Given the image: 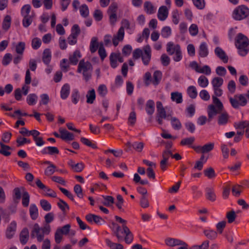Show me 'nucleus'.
Here are the masks:
<instances>
[{
    "label": "nucleus",
    "mask_w": 249,
    "mask_h": 249,
    "mask_svg": "<svg viewBox=\"0 0 249 249\" xmlns=\"http://www.w3.org/2000/svg\"><path fill=\"white\" fill-rule=\"evenodd\" d=\"M70 93V86L68 84H64L60 91L61 98L65 100L68 98Z\"/></svg>",
    "instance_id": "4be33fe9"
},
{
    "label": "nucleus",
    "mask_w": 249,
    "mask_h": 249,
    "mask_svg": "<svg viewBox=\"0 0 249 249\" xmlns=\"http://www.w3.org/2000/svg\"><path fill=\"white\" fill-rule=\"evenodd\" d=\"M29 238V232L27 228H23L19 234V240L21 244L25 245Z\"/></svg>",
    "instance_id": "2eb2a0df"
},
{
    "label": "nucleus",
    "mask_w": 249,
    "mask_h": 249,
    "mask_svg": "<svg viewBox=\"0 0 249 249\" xmlns=\"http://www.w3.org/2000/svg\"><path fill=\"white\" fill-rule=\"evenodd\" d=\"M17 229V223L13 221L8 226L6 231V236L8 239L12 238L15 233Z\"/></svg>",
    "instance_id": "ddd939ff"
},
{
    "label": "nucleus",
    "mask_w": 249,
    "mask_h": 249,
    "mask_svg": "<svg viewBox=\"0 0 249 249\" xmlns=\"http://www.w3.org/2000/svg\"><path fill=\"white\" fill-rule=\"evenodd\" d=\"M206 197L210 201L213 202L215 200L216 195L213 188L207 187L206 188Z\"/></svg>",
    "instance_id": "cd10ccee"
},
{
    "label": "nucleus",
    "mask_w": 249,
    "mask_h": 249,
    "mask_svg": "<svg viewBox=\"0 0 249 249\" xmlns=\"http://www.w3.org/2000/svg\"><path fill=\"white\" fill-rule=\"evenodd\" d=\"M98 53L102 60H104L107 56L106 51L104 47L103 44L101 43L99 45Z\"/></svg>",
    "instance_id": "774afa93"
},
{
    "label": "nucleus",
    "mask_w": 249,
    "mask_h": 249,
    "mask_svg": "<svg viewBox=\"0 0 249 249\" xmlns=\"http://www.w3.org/2000/svg\"><path fill=\"white\" fill-rule=\"evenodd\" d=\"M57 205L61 210L64 214H66L67 210H69L70 209L68 204L65 201L61 199H59V202L57 203Z\"/></svg>",
    "instance_id": "c9c22d12"
},
{
    "label": "nucleus",
    "mask_w": 249,
    "mask_h": 249,
    "mask_svg": "<svg viewBox=\"0 0 249 249\" xmlns=\"http://www.w3.org/2000/svg\"><path fill=\"white\" fill-rule=\"evenodd\" d=\"M195 141V138L194 137H190L182 139L180 142L181 145L190 146Z\"/></svg>",
    "instance_id": "09e8293b"
},
{
    "label": "nucleus",
    "mask_w": 249,
    "mask_h": 249,
    "mask_svg": "<svg viewBox=\"0 0 249 249\" xmlns=\"http://www.w3.org/2000/svg\"><path fill=\"white\" fill-rule=\"evenodd\" d=\"M214 53L216 56L221 59L224 63L228 62V57L221 48L219 47H216L214 50Z\"/></svg>",
    "instance_id": "a211bd4d"
},
{
    "label": "nucleus",
    "mask_w": 249,
    "mask_h": 249,
    "mask_svg": "<svg viewBox=\"0 0 249 249\" xmlns=\"http://www.w3.org/2000/svg\"><path fill=\"white\" fill-rule=\"evenodd\" d=\"M143 8L145 12L149 15L154 14L156 11V8L149 1H145L143 4Z\"/></svg>",
    "instance_id": "aec40b11"
},
{
    "label": "nucleus",
    "mask_w": 249,
    "mask_h": 249,
    "mask_svg": "<svg viewBox=\"0 0 249 249\" xmlns=\"http://www.w3.org/2000/svg\"><path fill=\"white\" fill-rule=\"evenodd\" d=\"M31 237L32 238L36 237L39 242L43 240L44 236L41 231V228L37 223L34 225L31 232Z\"/></svg>",
    "instance_id": "9d476101"
},
{
    "label": "nucleus",
    "mask_w": 249,
    "mask_h": 249,
    "mask_svg": "<svg viewBox=\"0 0 249 249\" xmlns=\"http://www.w3.org/2000/svg\"><path fill=\"white\" fill-rule=\"evenodd\" d=\"M187 93L192 99H195L197 95L196 88L194 86H189L187 89Z\"/></svg>",
    "instance_id": "ea45409f"
},
{
    "label": "nucleus",
    "mask_w": 249,
    "mask_h": 249,
    "mask_svg": "<svg viewBox=\"0 0 249 249\" xmlns=\"http://www.w3.org/2000/svg\"><path fill=\"white\" fill-rule=\"evenodd\" d=\"M25 48V44L23 42H19L16 47V51L17 53L22 55Z\"/></svg>",
    "instance_id": "0e129e2a"
},
{
    "label": "nucleus",
    "mask_w": 249,
    "mask_h": 249,
    "mask_svg": "<svg viewBox=\"0 0 249 249\" xmlns=\"http://www.w3.org/2000/svg\"><path fill=\"white\" fill-rule=\"evenodd\" d=\"M0 153L4 156H9L11 154V152L9 150L12 149V148L7 145L4 144L3 142H0Z\"/></svg>",
    "instance_id": "c85d7f7f"
},
{
    "label": "nucleus",
    "mask_w": 249,
    "mask_h": 249,
    "mask_svg": "<svg viewBox=\"0 0 249 249\" xmlns=\"http://www.w3.org/2000/svg\"><path fill=\"white\" fill-rule=\"evenodd\" d=\"M71 227V225L68 224L56 229L54 234V240L57 244H59L61 242L63 235H67L69 233Z\"/></svg>",
    "instance_id": "6e6552de"
},
{
    "label": "nucleus",
    "mask_w": 249,
    "mask_h": 249,
    "mask_svg": "<svg viewBox=\"0 0 249 249\" xmlns=\"http://www.w3.org/2000/svg\"><path fill=\"white\" fill-rule=\"evenodd\" d=\"M171 123L173 128L175 130H179L182 127L180 121L176 117H172L171 118Z\"/></svg>",
    "instance_id": "f704fd0d"
},
{
    "label": "nucleus",
    "mask_w": 249,
    "mask_h": 249,
    "mask_svg": "<svg viewBox=\"0 0 249 249\" xmlns=\"http://www.w3.org/2000/svg\"><path fill=\"white\" fill-rule=\"evenodd\" d=\"M103 197L104 200V201L101 202V203L106 206H110L114 202V199L112 196H103Z\"/></svg>",
    "instance_id": "4c0bfd02"
},
{
    "label": "nucleus",
    "mask_w": 249,
    "mask_h": 249,
    "mask_svg": "<svg viewBox=\"0 0 249 249\" xmlns=\"http://www.w3.org/2000/svg\"><path fill=\"white\" fill-rule=\"evenodd\" d=\"M242 186L238 184L233 186L231 190L233 195L237 197L239 196L242 192Z\"/></svg>",
    "instance_id": "4d7b16f0"
},
{
    "label": "nucleus",
    "mask_w": 249,
    "mask_h": 249,
    "mask_svg": "<svg viewBox=\"0 0 249 249\" xmlns=\"http://www.w3.org/2000/svg\"><path fill=\"white\" fill-rule=\"evenodd\" d=\"M31 7L29 4L24 5L21 9V14L23 17L22 21L23 26L25 28L28 27L32 23L35 17L34 12H31Z\"/></svg>",
    "instance_id": "7ed1b4c3"
},
{
    "label": "nucleus",
    "mask_w": 249,
    "mask_h": 249,
    "mask_svg": "<svg viewBox=\"0 0 249 249\" xmlns=\"http://www.w3.org/2000/svg\"><path fill=\"white\" fill-rule=\"evenodd\" d=\"M87 103L88 104H93L96 98L95 91L94 89L89 90L86 95Z\"/></svg>",
    "instance_id": "72a5a7b5"
},
{
    "label": "nucleus",
    "mask_w": 249,
    "mask_h": 249,
    "mask_svg": "<svg viewBox=\"0 0 249 249\" xmlns=\"http://www.w3.org/2000/svg\"><path fill=\"white\" fill-rule=\"evenodd\" d=\"M132 148L137 152H141L144 147V143L142 142H134L132 145Z\"/></svg>",
    "instance_id": "338daca9"
},
{
    "label": "nucleus",
    "mask_w": 249,
    "mask_h": 249,
    "mask_svg": "<svg viewBox=\"0 0 249 249\" xmlns=\"http://www.w3.org/2000/svg\"><path fill=\"white\" fill-rule=\"evenodd\" d=\"M37 100V96L35 94H30L27 97V103L30 106L36 104Z\"/></svg>",
    "instance_id": "de8ad7c7"
},
{
    "label": "nucleus",
    "mask_w": 249,
    "mask_h": 249,
    "mask_svg": "<svg viewBox=\"0 0 249 249\" xmlns=\"http://www.w3.org/2000/svg\"><path fill=\"white\" fill-rule=\"evenodd\" d=\"M234 126L236 128L243 129L245 128L249 127V121H241L234 124Z\"/></svg>",
    "instance_id": "8fccbe9b"
},
{
    "label": "nucleus",
    "mask_w": 249,
    "mask_h": 249,
    "mask_svg": "<svg viewBox=\"0 0 249 249\" xmlns=\"http://www.w3.org/2000/svg\"><path fill=\"white\" fill-rule=\"evenodd\" d=\"M16 142L17 143V146L19 147L25 143H30L31 140L25 138L19 137L17 138Z\"/></svg>",
    "instance_id": "69168bd1"
},
{
    "label": "nucleus",
    "mask_w": 249,
    "mask_h": 249,
    "mask_svg": "<svg viewBox=\"0 0 249 249\" xmlns=\"http://www.w3.org/2000/svg\"><path fill=\"white\" fill-rule=\"evenodd\" d=\"M214 105H210L208 107V121L210 122L213 117L219 114L218 124L219 125H225L227 124L229 116L227 112L224 111V107L220 100L215 96L213 97Z\"/></svg>",
    "instance_id": "f257e3e1"
},
{
    "label": "nucleus",
    "mask_w": 249,
    "mask_h": 249,
    "mask_svg": "<svg viewBox=\"0 0 249 249\" xmlns=\"http://www.w3.org/2000/svg\"><path fill=\"white\" fill-rule=\"evenodd\" d=\"M171 99L172 101L175 102L177 104H180L183 101L182 93L178 91L171 93Z\"/></svg>",
    "instance_id": "a878e982"
},
{
    "label": "nucleus",
    "mask_w": 249,
    "mask_h": 249,
    "mask_svg": "<svg viewBox=\"0 0 249 249\" xmlns=\"http://www.w3.org/2000/svg\"><path fill=\"white\" fill-rule=\"evenodd\" d=\"M29 213L30 216L33 220H36L38 217V209L35 204H31L29 209Z\"/></svg>",
    "instance_id": "c756f323"
},
{
    "label": "nucleus",
    "mask_w": 249,
    "mask_h": 249,
    "mask_svg": "<svg viewBox=\"0 0 249 249\" xmlns=\"http://www.w3.org/2000/svg\"><path fill=\"white\" fill-rule=\"evenodd\" d=\"M161 36L164 38H167L171 35V29L169 26L164 27L161 32Z\"/></svg>",
    "instance_id": "680f3d73"
},
{
    "label": "nucleus",
    "mask_w": 249,
    "mask_h": 249,
    "mask_svg": "<svg viewBox=\"0 0 249 249\" xmlns=\"http://www.w3.org/2000/svg\"><path fill=\"white\" fill-rule=\"evenodd\" d=\"M106 243L110 249H123V246L121 244L112 242L110 239H106Z\"/></svg>",
    "instance_id": "e433bc0d"
},
{
    "label": "nucleus",
    "mask_w": 249,
    "mask_h": 249,
    "mask_svg": "<svg viewBox=\"0 0 249 249\" xmlns=\"http://www.w3.org/2000/svg\"><path fill=\"white\" fill-rule=\"evenodd\" d=\"M110 63L111 67L114 69L118 66L117 57L116 53H111L109 56Z\"/></svg>",
    "instance_id": "49530a36"
},
{
    "label": "nucleus",
    "mask_w": 249,
    "mask_h": 249,
    "mask_svg": "<svg viewBox=\"0 0 249 249\" xmlns=\"http://www.w3.org/2000/svg\"><path fill=\"white\" fill-rule=\"evenodd\" d=\"M80 13L84 18H86L89 16V10L88 6L86 4H83L80 7Z\"/></svg>",
    "instance_id": "5fc2aeb1"
},
{
    "label": "nucleus",
    "mask_w": 249,
    "mask_h": 249,
    "mask_svg": "<svg viewBox=\"0 0 249 249\" xmlns=\"http://www.w3.org/2000/svg\"><path fill=\"white\" fill-rule=\"evenodd\" d=\"M30 195L27 191H23L22 204L24 207H27L29 204Z\"/></svg>",
    "instance_id": "58836bf2"
},
{
    "label": "nucleus",
    "mask_w": 249,
    "mask_h": 249,
    "mask_svg": "<svg viewBox=\"0 0 249 249\" xmlns=\"http://www.w3.org/2000/svg\"><path fill=\"white\" fill-rule=\"evenodd\" d=\"M92 70V66L89 61H85L84 59H82L80 61L77 71L78 73H82L86 81H88L90 79Z\"/></svg>",
    "instance_id": "20e7f679"
},
{
    "label": "nucleus",
    "mask_w": 249,
    "mask_h": 249,
    "mask_svg": "<svg viewBox=\"0 0 249 249\" xmlns=\"http://www.w3.org/2000/svg\"><path fill=\"white\" fill-rule=\"evenodd\" d=\"M235 46L238 50V53L245 56L249 52V39L244 34L239 33L235 39Z\"/></svg>",
    "instance_id": "f03ea898"
},
{
    "label": "nucleus",
    "mask_w": 249,
    "mask_h": 249,
    "mask_svg": "<svg viewBox=\"0 0 249 249\" xmlns=\"http://www.w3.org/2000/svg\"><path fill=\"white\" fill-rule=\"evenodd\" d=\"M122 24L123 26L119 28L116 35H114L112 38V43L115 47L118 45L119 42L123 40L124 36V28L127 29L130 28V23L127 19H123Z\"/></svg>",
    "instance_id": "39448f33"
},
{
    "label": "nucleus",
    "mask_w": 249,
    "mask_h": 249,
    "mask_svg": "<svg viewBox=\"0 0 249 249\" xmlns=\"http://www.w3.org/2000/svg\"><path fill=\"white\" fill-rule=\"evenodd\" d=\"M80 141L83 144L87 146L90 147L93 149L97 148V146L96 144L92 143L90 140L86 138H81Z\"/></svg>",
    "instance_id": "052dcab7"
},
{
    "label": "nucleus",
    "mask_w": 249,
    "mask_h": 249,
    "mask_svg": "<svg viewBox=\"0 0 249 249\" xmlns=\"http://www.w3.org/2000/svg\"><path fill=\"white\" fill-rule=\"evenodd\" d=\"M214 143L210 142L202 146V154L208 153L214 148Z\"/></svg>",
    "instance_id": "bf43d9fd"
},
{
    "label": "nucleus",
    "mask_w": 249,
    "mask_h": 249,
    "mask_svg": "<svg viewBox=\"0 0 249 249\" xmlns=\"http://www.w3.org/2000/svg\"><path fill=\"white\" fill-rule=\"evenodd\" d=\"M51 52L49 49L44 50L42 56V61L45 64H49L51 59Z\"/></svg>",
    "instance_id": "2f4dec72"
},
{
    "label": "nucleus",
    "mask_w": 249,
    "mask_h": 249,
    "mask_svg": "<svg viewBox=\"0 0 249 249\" xmlns=\"http://www.w3.org/2000/svg\"><path fill=\"white\" fill-rule=\"evenodd\" d=\"M168 15V11L165 6L160 7L158 12V18L161 21L165 20Z\"/></svg>",
    "instance_id": "f3484780"
},
{
    "label": "nucleus",
    "mask_w": 249,
    "mask_h": 249,
    "mask_svg": "<svg viewBox=\"0 0 249 249\" xmlns=\"http://www.w3.org/2000/svg\"><path fill=\"white\" fill-rule=\"evenodd\" d=\"M198 54L201 57H205L209 54L208 46L206 42H202L198 49Z\"/></svg>",
    "instance_id": "412c9836"
},
{
    "label": "nucleus",
    "mask_w": 249,
    "mask_h": 249,
    "mask_svg": "<svg viewBox=\"0 0 249 249\" xmlns=\"http://www.w3.org/2000/svg\"><path fill=\"white\" fill-rule=\"evenodd\" d=\"M191 190L194 194V198H198L202 196V192L198 190V187L196 185H193L191 187Z\"/></svg>",
    "instance_id": "6e6d98bb"
},
{
    "label": "nucleus",
    "mask_w": 249,
    "mask_h": 249,
    "mask_svg": "<svg viewBox=\"0 0 249 249\" xmlns=\"http://www.w3.org/2000/svg\"><path fill=\"white\" fill-rule=\"evenodd\" d=\"M59 132L61 134V139L62 140L72 141L74 139L73 134L64 128H60Z\"/></svg>",
    "instance_id": "dca6fc26"
},
{
    "label": "nucleus",
    "mask_w": 249,
    "mask_h": 249,
    "mask_svg": "<svg viewBox=\"0 0 249 249\" xmlns=\"http://www.w3.org/2000/svg\"><path fill=\"white\" fill-rule=\"evenodd\" d=\"M153 77L152 83L155 86H157L161 79L162 73L160 71H156L154 72Z\"/></svg>",
    "instance_id": "473e14b6"
},
{
    "label": "nucleus",
    "mask_w": 249,
    "mask_h": 249,
    "mask_svg": "<svg viewBox=\"0 0 249 249\" xmlns=\"http://www.w3.org/2000/svg\"><path fill=\"white\" fill-rule=\"evenodd\" d=\"M80 33V29L77 24H74L71 28V34L68 37V42L70 45H74L77 43V37Z\"/></svg>",
    "instance_id": "1a4fd4ad"
},
{
    "label": "nucleus",
    "mask_w": 249,
    "mask_h": 249,
    "mask_svg": "<svg viewBox=\"0 0 249 249\" xmlns=\"http://www.w3.org/2000/svg\"><path fill=\"white\" fill-rule=\"evenodd\" d=\"M198 83L202 88L206 87L209 84L208 78L204 75H201L198 79Z\"/></svg>",
    "instance_id": "37998d69"
},
{
    "label": "nucleus",
    "mask_w": 249,
    "mask_h": 249,
    "mask_svg": "<svg viewBox=\"0 0 249 249\" xmlns=\"http://www.w3.org/2000/svg\"><path fill=\"white\" fill-rule=\"evenodd\" d=\"M36 186L40 189L43 190L44 192L47 193L45 194L46 196H49L52 197H56V193L45 185L39 179H37L36 182Z\"/></svg>",
    "instance_id": "9b49d317"
},
{
    "label": "nucleus",
    "mask_w": 249,
    "mask_h": 249,
    "mask_svg": "<svg viewBox=\"0 0 249 249\" xmlns=\"http://www.w3.org/2000/svg\"><path fill=\"white\" fill-rule=\"evenodd\" d=\"M203 232L205 235L210 240L215 239L217 236V233L213 230H204Z\"/></svg>",
    "instance_id": "a19ab883"
},
{
    "label": "nucleus",
    "mask_w": 249,
    "mask_h": 249,
    "mask_svg": "<svg viewBox=\"0 0 249 249\" xmlns=\"http://www.w3.org/2000/svg\"><path fill=\"white\" fill-rule=\"evenodd\" d=\"M11 17L7 15L2 22V28L5 30H7L10 27L11 25Z\"/></svg>",
    "instance_id": "603ef678"
},
{
    "label": "nucleus",
    "mask_w": 249,
    "mask_h": 249,
    "mask_svg": "<svg viewBox=\"0 0 249 249\" xmlns=\"http://www.w3.org/2000/svg\"><path fill=\"white\" fill-rule=\"evenodd\" d=\"M236 217V214L235 211L233 210H231L227 213L226 218L228 219V222L229 223H231L234 221Z\"/></svg>",
    "instance_id": "3c124183"
},
{
    "label": "nucleus",
    "mask_w": 249,
    "mask_h": 249,
    "mask_svg": "<svg viewBox=\"0 0 249 249\" xmlns=\"http://www.w3.org/2000/svg\"><path fill=\"white\" fill-rule=\"evenodd\" d=\"M229 101L231 106L235 109L239 108L240 106H245L247 104V100L244 94H236L233 97H229Z\"/></svg>",
    "instance_id": "0eeeda50"
},
{
    "label": "nucleus",
    "mask_w": 249,
    "mask_h": 249,
    "mask_svg": "<svg viewBox=\"0 0 249 249\" xmlns=\"http://www.w3.org/2000/svg\"><path fill=\"white\" fill-rule=\"evenodd\" d=\"M99 47V43L98 42V38L97 37H93L91 38L90 46H89V50L91 53H95Z\"/></svg>",
    "instance_id": "7c9ffc66"
},
{
    "label": "nucleus",
    "mask_w": 249,
    "mask_h": 249,
    "mask_svg": "<svg viewBox=\"0 0 249 249\" xmlns=\"http://www.w3.org/2000/svg\"><path fill=\"white\" fill-rule=\"evenodd\" d=\"M165 243L167 246L171 247L180 246V245H185V242L184 241L173 238H166L165 240Z\"/></svg>",
    "instance_id": "4468645a"
},
{
    "label": "nucleus",
    "mask_w": 249,
    "mask_h": 249,
    "mask_svg": "<svg viewBox=\"0 0 249 249\" xmlns=\"http://www.w3.org/2000/svg\"><path fill=\"white\" fill-rule=\"evenodd\" d=\"M223 78L219 77L213 78L212 80L213 88H220L223 83Z\"/></svg>",
    "instance_id": "79ce46f5"
},
{
    "label": "nucleus",
    "mask_w": 249,
    "mask_h": 249,
    "mask_svg": "<svg viewBox=\"0 0 249 249\" xmlns=\"http://www.w3.org/2000/svg\"><path fill=\"white\" fill-rule=\"evenodd\" d=\"M71 97L72 102L73 104H76L78 102L80 99V94L78 89H74L73 90Z\"/></svg>",
    "instance_id": "a18cd8bd"
},
{
    "label": "nucleus",
    "mask_w": 249,
    "mask_h": 249,
    "mask_svg": "<svg viewBox=\"0 0 249 249\" xmlns=\"http://www.w3.org/2000/svg\"><path fill=\"white\" fill-rule=\"evenodd\" d=\"M177 46L180 48L179 45L175 44L173 42H169L166 45V51L170 55H173L177 50Z\"/></svg>",
    "instance_id": "393cba45"
},
{
    "label": "nucleus",
    "mask_w": 249,
    "mask_h": 249,
    "mask_svg": "<svg viewBox=\"0 0 249 249\" xmlns=\"http://www.w3.org/2000/svg\"><path fill=\"white\" fill-rule=\"evenodd\" d=\"M74 192L79 198H82L84 195L82 192V188L79 184H76L74 186Z\"/></svg>",
    "instance_id": "e2e57ef3"
},
{
    "label": "nucleus",
    "mask_w": 249,
    "mask_h": 249,
    "mask_svg": "<svg viewBox=\"0 0 249 249\" xmlns=\"http://www.w3.org/2000/svg\"><path fill=\"white\" fill-rule=\"evenodd\" d=\"M122 233L125 234V242L127 244L131 243L133 239V235L127 226H123V231Z\"/></svg>",
    "instance_id": "6ab92c4d"
},
{
    "label": "nucleus",
    "mask_w": 249,
    "mask_h": 249,
    "mask_svg": "<svg viewBox=\"0 0 249 249\" xmlns=\"http://www.w3.org/2000/svg\"><path fill=\"white\" fill-rule=\"evenodd\" d=\"M151 50L150 46L147 45L144 49V53L142 56V59L143 64L147 66L149 64L151 60Z\"/></svg>",
    "instance_id": "f8f14e48"
},
{
    "label": "nucleus",
    "mask_w": 249,
    "mask_h": 249,
    "mask_svg": "<svg viewBox=\"0 0 249 249\" xmlns=\"http://www.w3.org/2000/svg\"><path fill=\"white\" fill-rule=\"evenodd\" d=\"M204 175L209 178H212L216 176L214 170L212 167L208 168L203 171Z\"/></svg>",
    "instance_id": "c03bdc74"
},
{
    "label": "nucleus",
    "mask_w": 249,
    "mask_h": 249,
    "mask_svg": "<svg viewBox=\"0 0 249 249\" xmlns=\"http://www.w3.org/2000/svg\"><path fill=\"white\" fill-rule=\"evenodd\" d=\"M249 15V8L245 5H241L236 7L232 12V18L236 20H241Z\"/></svg>",
    "instance_id": "423d86ee"
},
{
    "label": "nucleus",
    "mask_w": 249,
    "mask_h": 249,
    "mask_svg": "<svg viewBox=\"0 0 249 249\" xmlns=\"http://www.w3.org/2000/svg\"><path fill=\"white\" fill-rule=\"evenodd\" d=\"M40 204L45 211H49L51 209L52 206L51 204L45 199L40 200Z\"/></svg>",
    "instance_id": "864d4df0"
},
{
    "label": "nucleus",
    "mask_w": 249,
    "mask_h": 249,
    "mask_svg": "<svg viewBox=\"0 0 249 249\" xmlns=\"http://www.w3.org/2000/svg\"><path fill=\"white\" fill-rule=\"evenodd\" d=\"M59 150L56 147L48 146L44 148L42 151L41 153L43 154H49L51 155L58 154Z\"/></svg>",
    "instance_id": "5701e85b"
},
{
    "label": "nucleus",
    "mask_w": 249,
    "mask_h": 249,
    "mask_svg": "<svg viewBox=\"0 0 249 249\" xmlns=\"http://www.w3.org/2000/svg\"><path fill=\"white\" fill-rule=\"evenodd\" d=\"M56 167L54 164H51L48 166L44 172L45 175L47 176H50L52 175L56 170Z\"/></svg>",
    "instance_id": "13d9d810"
},
{
    "label": "nucleus",
    "mask_w": 249,
    "mask_h": 249,
    "mask_svg": "<svg viewBox=\"0 0 249 249\" xmlns=\"http://www.w3.org/2000/svg\"><path fill=\"white\" fill-rule=\"evenodd\" d=\"M145 110L148 115H152L155 111V103L152 100L147 101L145 105Z\"/></svg>",
    "instance_id": "bb28decb"
},
{
    "label": "nucleus",
    "mask_w": 249,
    "mask_h": 249,
    "mask_svg": "<svg viewBox=\"0 0 249 249\" xmlns=\"http://www.w3.org/2000/svg\"><path fill=\"white\" fill-rule=\"evenodd\" d=\"M81 57V55L80 51L78 50H76L73 52L72 55L70 56V62L71 64L75 65L77 64L78 59Z\"/></svg>",
    "instance_id": "b1692460"
}]
</instances>
